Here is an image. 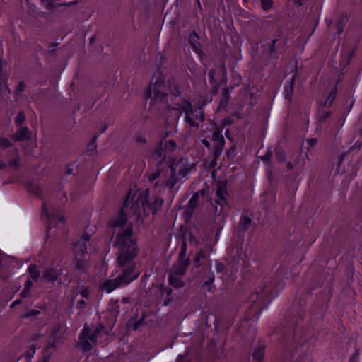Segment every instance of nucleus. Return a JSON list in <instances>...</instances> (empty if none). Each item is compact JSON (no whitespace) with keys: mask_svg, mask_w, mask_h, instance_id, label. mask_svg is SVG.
Masks as SVG:
<instances>
[{"mask_svg":"<svg viewBox=\"0 0 362 362\" xmlns=\"http://www.w3.org/2000/svg\"><path fill=\"white\" fill-rule=\"evenodd\" d=\"M113 246L117 248V263L118 267L127 274H132L134 267V259L138 256L139 247L137 239L134 236L132 224L118 232L115 235Z\"/></svg>","mask_w":362,"mask_h":362,"instance_id":"f257e3e1","label":"nucleus"},{"mask_svg":"<svg viewBox=\"0 0 362 362\" xmlns=\"http://www.w3.org/2000/svg\"><path fill=\"white\" fill-rule=\"evenodd\" d=\"M168 90V86L165 85L162 76H158L153 83L146 90L144 98H151L150 106L163 112L165 109H170L167 100Z\"/></svg>","mask_w":362,"mask_h":362,"instance_id":"f03ea898","label":"nucleus"},{"mask_svg":"<svg viewBox=\"0 0 362 362\" xmlns=\"http://www.w3.org/2000/svg\"><path fill=\"white\" fill-rule=\"evenodd\" d=\"M187 234V230L186 228L182 229L181 228L180 233L177 235V239L180 241V250L177 260L173 264L171 271L175 272V274H180L183 276L188 267L191 263V260L187 257V241L186 235Z\"/></svg>","mask_w":362,"mask_h":362,"instance_id":"7ed1b4c3","label":"nucleus"},{"mask_svg":"<svg viewBox=\"0 0 362 362\" xmlns=\"http://www.w3.org/2000/svg\"><path fill=\"white\" fill-rule=\"evenodd\" d=\"M150 192L149 189H146L142 197L140 199L141 204L143 207L144 212L146 209H148L155 216L162 208L164 201L158 195H154L149 199ZM148 214L145 213V216H148Z\"/></svg>","mask_w":362,"mask_h":362,"instance_id":"20e7f679","label":"nucleus"},{"mask_svg":"<svg viewBox=\"0 0 362 362\" xmlns=\"http://www.w3.org/2000/svg\"><path fill=\"white\" fill-rule=\"evenodd\" d=\"M122 273L117 276L115 279L106 280L102 285V287L107 293H110L117 288L127 285L132 281L136 279L138 277L139 274L131 276L132 274H127L126 271L122 270Z\"/></svg>","mask_w":362,"mask_h":362,"instance_id":"39448f33","label":"nucleus"},{"mask_svg":"<svg viewBox=\"0 0 362 362\" xmlns=\"http://www.w3.org/2000/svg\"><path fill=\"white\" fill-rule=\"evenodd\" d=\"M223 127H216L212 134V141L215 143L213 147L212 156L213 160L210 162V165L214 167L216 165V160L221 156L224 145L225 139L222 135Z\"/></svg>","mask_w":362,"mask_h":362,"instance_id":"423d86ee","label":"nucleus"},{"mask_svg":"<svg viewBox=\"0 0 362 362\" xmlns=\"http://www.w3.org/2000/svg\"><path fill=\"white\" fill-rule=\"evenodd\" d=\"M131 192H129L126 196L124 199L123 206L120 209L117 216L115 218H112L108 222V226L112 229L116 227H119L120 228H123L125 223L127 221V215L124 211V208L128 207L129 202V198L130 196Z\"/></svg>","mask_w":362,"mask_h":362,"instance_id":"0eeeda50","label":"nucleus"},{"mask_svg":"<svg viewBox=\"0 0 362 362\" xmlns=\"http://www.w3.org/2000/svg\"><path fill=\"white\" fill-rule=\"evenodd\" d=\"M200 193L204 196V189L201 190ZM199 192L194 193L192 197L189 199L187 205L185 207L183 216L186 221H188L192 218L194 214V211L199 204Z\"/></svg>","mask_w":362,"mask_h":362,"instance_id":"6e6552de","label":"nucleus"},{"mask_svg":"<svg viewBox=\"0 0 362 362\" xmlns=\"http://www.w3.org/2000/svg\"><path fill=\"white\" fill-rule=\"evenodd\" d=\"M91 329L86 323L79 335V341L78 345L81 347V350L84 352H88L92 349V345L88 340V336L91 334Z\"/></svg>","mask_w":362,"mask_h":362,"instance_id":"1a4fd4ad","label":"nucleus"},{"mask_svg":"<svg viewBox=\"0 0 362 362\" xmlns=\"http://www.w3.org/2000/svg\"><path fill=\"white\" fill-rule=\"evenodd\" d=\"M90 240V235L84 233L77 241L73 243L74 255L78 254H87V243Z\"/></svg>","mask_w":362,"mask_h":362,"instance_id":"9d476101","label":"nucleus"},{"mask_svg":"<svg viewBox=\"0 0 362 362\" xmlns=\"http://www.w3.org/2000/svg\"><path fill=\"white\" fill-rule=\"evenodd\" d=\"M88 254L74 255L75 269L81 273H86L88 269Z\"/></svg>","mask_w":362,"mask_h":362,"instance_id":"9b49d317","label":"nucleus"},{"mask_svg":"<svg viewBox=\"0 0 362 362\" xmlns=\"http://www.w3.org/2000/svg\"><path fill=\"white\" fill-rule=\"evenodd\" d=\"M199 38L198 33L193 30L189 35V42L194 51L202 59L204 53L202 52L201 43L198 42Z\"/></svg>","mask_w":362,"mask_h":362,"instance_id":"f8f14e48","label":"nucleus"},{"mask_svg":"<svg viewBox=\"0 0 362 362\" xmlns=\"http://www.w3.org/2000/svg\"><path fill=\"white\" fill-rule=\"evenodd\" d=\"M163 142L160 141L153 153L154 159L157 161L156 165H163V162L166 158V151L163 146Z\"/></svg>","mask_w":362,"mask_h":362,"instance_id":"ddd939ff","label":"nucleus"},{"mask_svg":"<svg viewBox=\"0 0 362 362\" xmlns=\"http://www.w3.org/2000/svg\"><path fill=\"white\" fill-rule=\"evenodd\" d=\"M216 195L222 202H223V204H227L226 195H228V192L226 180L218 181L216 183Z\"/></svg>","mask_w":362,"mask_h":362,"instance_id":"4468645a","label":"nucleus"},{"mask_svg":"<svg viewBox=\"0 0 362 362\" xmlns=\"http://www.w3.org/2000/svg\"><path fill=\"white\" fill-rule=\"evenodd\" d=\"M158 290L161 296H163L165 294L166 296L165 299L163 301L164 306H168L174 301V298L172 296L173 290L170 287L165 286L164 284H160L158 286Z\"/></svg>","mask_w":362,"mask_h":362,"instance_id":"2eb2a0df","label":"nucleus"},{"mask_svg":"<svg viewBox=\"0 0 362 362\" xmlns=\"http://www.w3.org/2000/svg\"><path fill=\"white\" fill-rule=\"evenodd\" d=\"M59 273L53 268H47L43 272L41 278L46 282H54L57 280Z\"/></svg>","mask_w":362,"mask_h":362,"instance_id":"dca6fc26","label":"nucleus"},{"mask_svg":"<svg viewBox=\"0 0 362 362\" xmlns=\"http://www.w3.org/2000/svg\"><path fill=\"white\" fill-rule=\"evenodd\" d=\"M348 21L349 17L344 13H341L339 16H337L334 24V27L337 30V34H341L343 32L344 28L345 27Z\"/></svg>","mask_w":362,"mask_h":362,"instance_id":"f3484780","label":"nucleus"},{"mask_svg":"<svg viewBox=\"0 0 362 362\" xmlns=\"http://www.w3.org/2000/svg\"><path fill=\"white\" fill-rule=\"evenodd\" d=\"M31 132L27 127H22L18 129L13 136L16 141H28L30 139Z\"/></svg>","mask_w":362,"mask_h":362,"instance_id":"a211bd4d","label":"nucleus"},{"mask_svg":"<svg viewBox=\"0 0 362 362\" xmlns=\"http://www.w3.org/2000/svg\"><path fill=\"white\" fill-rule=\"evenodd\" d=\"M178 276L180 275L175 274V272L170 271L168 276L169 285L174 287L175 288H182L185 284V282L182 281L180 277H178Z\"/></svg>","mask_w":362,"mask_h":362,"instance_id":"6ab92c4d","label":"nucleus"},{"mask_svg":"<svg viewBox=\"0 0 362 362\" xmlns=\"http://www.w3.org/2000/svg\"><path fill=\"white\" fill-rule=\"evenodd\" d=\"M192 106V105L191 102L186 100H182V105L180 108L172 107L170 105V109H165V110L175 111L176 112V117L178 118L182 115V112H184L185 115H187V110H189V108H190V107Z\"/></svg>","mask_w":362,"mask_h":362,"instance_id":"aec40b11","label":"nucleus"},{"mask_svg":"<svg viewBox=\"0 0 362 362\" xmlns=\"http://www.w3.org/2000/svg\"><path fill=\"white\" fill-rule=\"evenodd\" d=\"M265 346L264 344H258L252 354L253 360L261 362L264 359Z\"/></svg>","mask_w":362,"mask_h":362,"instance_id":"412c9836","label":"nucleus"},{"mask_svg":"<svg viewBox=\"0 0 362 362\" xmlns=\"http://www.w3.org/2000/svg\"><path fill=\"white\" fill-rule=\"evenodd\" d=\"M230 95L228 89L227 88H223L221 93V98L220 99L218 104V110L226 109L230 100Z\"/></svg>","mask_w":362,"mask_h":362,"instance_id":"4be33fe9","label":"nucleus"},{"mask_svg":"<svg viewBox=\"0 0 362 362\" xmlns=\"http://www.w3.org/2000/svg\"><path fill=\"white\" fill-rule=\"evenodd\" d=\"M295 76L288 82V86H285L284 96L285 98L290 102L292 100V96L293 94L294 85H295Z\"/></svg>","mask_w":362,"mask_h":362,"instance_id":"5701e85b","label":"nucleus"},{"mask_svg":"<svg viewBox=\"0 0 362 362\" xmlns=\"http://www.w3.org/2000/svg\"><path fill=\"white\" fill-rule=\"evenodd\" d=\"M277 42V39H274L272 40L271 43L269 45H265L264 46V52L268 55L269 57H275L278 58L279 56H274V54L276 52V43Z\"/></svg>","mask_w":362,"mask_h":362,"instance_id":"b1692460","label":"nucleus"},{"mask_svg":"<svg viewBox=\"0 0 362 362\" xmlns=\"http://www.w3.org/2000/svg\"><path fill=\"white\" fill-rule=\"evenodd\" d=\"M275 159L279 163H284L286 160L285 151L280 145H277L274 148Z\"/></svg>","mask_w":362,"mask_h":362,"instance_id":"393cba45","label":"nucleus"},{"mask_svg":"<svg viewBox=\"0 0 362 362\" xmlns=\"http://www.w3.org/2000/svg\"><path fill=\"white\" fill-rule=\"evenodd\" d=\"M210 202L211 211L214 212L216 217L218 216L221 214L223 206L225 204H223V202L221 203L219 200L217 199H210Z\"/></svg>","mask_w":362,"mask_h":362,"instance_id":"a878e982","label":"nucleus"},{"mask_svg":"<svg viewBox=\"0 0 362 362\" xmlns=\"http://www.w3.org/2000/svg\"><path fill=\"white\" fill-rule=\"evenodd\" d=\"M195 164L189 165L186 161L185 163H182L178 166V175H180L181 177H185L191 170L192 168H194Z\"/></svg>","mask_w":362,"mask_h":362,"instance_id":"bb28decb","label":"nucleus"},{"mask_svg":"<svg viewBox=\"0 0 362 362\" xmlns=\"http://www.w3.org/2000/svg\"><path fill=\"white\" fill-rule=\"evenodd\" d=\"M337 85H338V82L336 83V84L333 86L331 91L329 92L327 100L323 103L324 106H328V107L332 106V103H334V101L335 100V98H336L337 92Z\"/></svg>","mask_w":362,"mask_h":362,"instance_id":"cd10ccee","label":"nucleus"},{"mask_svg":"<svg viewBox=\"0 0 362 362\" xmlns=\"http://www.w3.org/2000/svg\"><path fill=\"white\" fill-rule=\"evenodd\" d=\"M28 272L33 281H37L38 280L40 275V272L37 269V267L36 264H30L28 268Z\"/></svg>","mask_w":362,"mask_h":362,"instance_id":"c85d7f7f","label":"nucleus"},{"mask_svg":"<svg viewBox=\"0 0 362 362\" xmlns=\"http://www.w3.org/2000/svg\"><path fill=\"white\" fill-rule=\"evenodd\" d=\"M354 49H353L349 53H346L344 54H342L341 58L339 62V66L341 68H345L347 65L349 64L351 59L352 56L354 55Z\"/></svg>","mask_w":362,"mask_h":362,"instance_id":"c756f323","label":"nucleus"},{"mask_svg":"<svg viewBox=\"0 0 362 362\" xmlns=\"http://www.w3.org/2000/svg\"><path fill=\"white\" fill-rule=\"evenodd\" d=\"M6 62L3 59L0 60V84L6 83L8 76L6 72L4 70L6 66Z\"/></svg>","mask_w":362,"mask_h":362,"instance_id":"7c9ffc66","label":"nucleus"},{"mask_svg":"<svg viewBox=\"0 0 362 362\" xmlns=\"http://www.w3.org/2000/svg\"><path fill=\"white\" fill-rule=\"evenodd\" d=\"M252 219L249 217L243 216L241 217L239 222L240 229L243 231H246L251 226Z\"/></svg>","mask_w":362,"mask_h":362,"instance_id":"2f4dec72","label":"nucleus"},{"mask_svg":"<svg viewBox=\"0 0 362 362\" xmlns=\"http://www.w3.org/2000/svg\"><path fill=\"white\" fill-rule=\"evenodd\" d=\"M177 182V177L174 175H170L168 180L161 182L160 185L168 187L170 189H173Z\"/></svg>","mask_w":362,"mask_h":362,"instance_id":"473e14b6","label":"nucleus"},{"mask_svg":"<svg viewBox=\"0 0 362 362\" xmlns=\"http://www.w3.org/2000/svg\"><path fill=\"white\" fill-rule=\"evenodd\" d=\"M97 138H98V135H94L92 138V140L88 144V145L86 146V151L87 153L88 152H91V153L95 152V155L98 154V151L96 150L97 145L95 144Z\"/></svg>","mask_w":362,"mask_h":362,"instance_id":"72a5a7b5","label":"nucleus"},{"mask_svg":"<svg viewBox=\"0 0 362 362\" xmlns=\"http://www.w3.org/2000/svg\"><path fill=\"white\" fill-rule=\"evenodd\" d=\"M59 328H60V326L58 325L57 327H54V329L52 330V334H51L52 339L49 341V344L47 346V347L45 348L46 351L50 348L55 347V337H56L57 334L59 332Z\"/></svg>","mask_w":362,"mask_h":362,"instance_id":"f704fd0d","label":"nucleus"},{"mask_svg":"<svg viewBox=\"0 0 362 362\" xmlns=\"http://www.w3.org/2000/svg\"><path fill=\"white\" fill-rule=\"evenodd\" d=\"M33 286V282L30 279H28L25 284L24 288L21 291L20 296L22 298H25L30 295V289Z\"/></svg>","mask_w":362,"mask_h":362,"instance_id":"c9c22d12","label":"nucleus"},{"mask_svg":"<svg viewBox=\"0 0 362 362\" xmlns=\"http://www.w3.org/2000/svg\"><path fill=\"white\" fill-rule=\"evenodd\" d=\"M184 161L183 158H180L178 161H176L175 159L171 160L169 165V168L170 169V175L176 176V170L178 166Z\"/></svg>","mask_w":362,"mask_h":362,"instance_id":"e433bc0d","label":"nucleus"},{"mask_svg":"<svg viewBox=\"0 0 362 362\" xmlns=\"http://www.w3.org/2000/svg\"><path fill=\"white\" fill-rule=\"evenodd\" d=\"M58 45H59L58 42H49L48 44L49 49L44 50V54L46 56L55 57L56 52H57V49H55L54 47H57Z\"/></svg>","mask_w":362,"mask_h":362,"instance_id":"4c0bfd02","label":"nucleus"},{"mask_svg":"<svg viewBox=\"0 0 362 362\" xmlns=\"http://www.w3.org/2000/svg\"><path fill=\"white\" fill-rule=\"evenodd\" d=\"M272 157V151L271 149H268L266 154L264 156H261L259 158L265 163L267 164L268 168H272L271 158Z\"/></svg>","mask_w":362,"mask_h":362,"instance_id":"58836bf2","label":"nucleus"},{"mask_svg":"<svg viewBox=\"0 0 362 362\" xmlns=\"http://www.w3.org/2000/svg\"><path fill=\"white\" fill-rule=\"evenodd\" d=\"M163 148L165 151L168 150L170 152H173L177 148V143L175 140L165 141Z\"/></svg>","mask_w":362,"mask_h":362,"instance_id":"ea45409f","label":"nucleus"},{"mask_svg":"<svg viewBox=\"0 0 362 362\" xmlns=\"http://www.w3.org/2000/svg\"><path fill=\"white\" fill-rule=\"evenodd\" d=\"M156 170L151 173L148 176L149 181L152 182L160 177L162 172V165H156Z\"/></svg>","mask_w":362,"mask_h":362,"instance_id":"a19ab883","label":"nucleus"},{"mask_svg":"<svg viewBox=\"0 0 362 362\" xmlns=\"http://www.w3.org/2000/svg\"><path fill=\"white\" fill-rule=\"evenodd\" d=\"M29 192L30 193H33L35 195H36L37 197H41L42 194V189L41 188L37 185H35V184H32L30 187H29V189H28Z\"/></svg>","mask_w":362,"mask_h":362,"instance_id":"79ce46f5","label":"nucleus"},{"mask_svg":"<svg viewBox=\"0 0 362 362\" xmlns=\"http://www.w3.org/2000/svg\"><path fill=\"white\" fill-rule=\"evenodd\" d=\"M214 281V276L212 274L211 276H209L208 280L206 281L202 286V288H206L208 291H211V288H213V283Z\"/></svg>","mask_w":362,"mask_h":362,"instance_id":"37998d69","label":"nucleus"},{"mask_svg":"<svg viewBox=\"0 0 362 362\" xmlns=\"http://www.w3.org/2000/svg\"><path fill=\"white\" fill-rule=\"evenodd\" d=\"M25 120V115L23 111H19L17 116L15 118V123L20 126L21 125Z\"/></svg>","mask_w":362,"mask_h":362,"instance_id":"c03bdc74","label":"nucleus"},{"mask_svg":"<svg viewBox=\"0 0 362 362\" xmlns=\"http://www.w3.org/2000/svg\"><path fill=\"white\" fill-rule=\"evenodd\" d=\"M261 6L264 11H268L273 6V0H261Z\"/></svg>","mask_w":362,"mask_h":362,"instance_id":"a18cd8bd","label":"nucleus"},{"mask_svg":"<svg viewBox=\"0 0 362 362\" xmlns=\"http://www.w3.org/2000/svg\"><path fill=\"white\" fill-rule=\"evenodd\" d=\"M8 166L12 168L14 170H18L20 168L19 159L18 158H13L8 160Z\"/></svg>","mask_w":362,"mask_h":362,"instance_id":"49530a36","label":"nucleus"},{"mask_svg":"<svg viewBox=\"0 0 362 362\" xmlns=\"http://www.w3.org/2000/svg\"><path fill=\"white\" fill-rule=\"evenodd\" d=\"M331 114L330 111H322L318 117V122H325L331 116Z\"/></svg>","mask_w":362,"mask_h":362,"instance_id":"de8ad7c7","label":"nucleus"},{"mask_svg":"<svg viewBox=\"0 0 362 362\" xmlns=\"http://www.w3.org/2000/svg\"><path fill=\"white\" fill-rule=\"evenodd\" d=\"M170 93L175 97H179L181 95V90H180L178 85H174L173 87L168 86Z\"/></svg>","mask_w":362,"mask_h":362,"instance_id":"09e8293b","label":"nucleus"},{"mask_svg":"<svg viewBox=\"0 0 362 362\" xmlns=\"http://www.w3.org/2000/svg\"><path fill=\"white\" fill-rule=\"evenodd\" d=\"M99 334H96L95 332H93L91 334H90L88 336V341L93 345H96L98 344V337Z\"/></svg>","mask_w":362,"mask_h":362,"instance_id":"8fccbe9b","label":"nucleus"},{"mask_svg":"<svg viewBox=\"0 0 362 362\" xmlns=\"http://www.w3.org/2000/svg\"><path fill=\"white\" fill-rule=\"evenodd\" d=\"M185 120L190 127L196 128L199 127V123L196 122L191 116L185 115Z\"/></svg>","mask_w":362,"mask_h":362,"instance_id":"3c124183","label":"nucleus"},{"mask_svg":"<svg viewBox=\"0 0 362 362\" xmlns=\"http://www.w3.org/2000/svg\"><path fill=\"white\" fill-rule=\"evenodd\" d=\"M25 87L26 86H25L24 81H20L18 86L16 87V88L15 90V95H19L23 91H24Z\"/></svg>","mask_w":362,"mask_h":362,"instance_id":"603ef678","label":"nucleus"},{"mask_svg":"<svg viewBox=\"0 0 362 362\" xmlns=\"http://www.w3.org/2000/svg\"><path fill=\"white\" fill-rule=\"evenodd\" d=\"M42 216H46V217L50 221H52V220L54 218V217H51L49 215V213H48V209L46 206V203L45 202H43L42 204V214H41Z\"/></svg>","mask_w":362,"mask_h":362,"instance_id":"864d4df0","label":"nucleus"},{"mask_svg":"<svg viewBox=\"0 0 362 362\" xmlns=\"http://www.w3.org/2000/svg\"><path fill=\"white\" fill-rule=\"evenodd\" d=\"M0 145L4 148H8L12 145V143L6 138H0Z\"/></svg>","mask_w":362,"mask_h":362,"instance_id":"5fc2aeb1","label":"nucleus"},{"mask_svg":"<svg viewBox=\"0 0 362 362\" xmlns=\"http://www.w3.org/2000/svg\"><path fill=\"white\" fill-rule=\"evenodd\" d=\"M234 122L232 117H228L223 119V124L220 127H223V129L225 126H228L232 124Z\"/></svg>","mask_w":362,"mask_h":362,"instance_id":"6e6d98bb","label":"nucleus"},{"mask_svg":"<svg viewBox=\"0 0 362 362\" xmlns=\"http://www.w3.org/2000/svg\"><path fill=\"white\" fill-rule=\"evenodd\" d=\"M40 313V311L35 309L29 310L26 312V313L24 315L23 317H33Z\"/></svg>","mask_w":362,"mask_h":362,"instance_id":"4d7b16f0","label":"nucleus"},{"mask_svg":"<svg viewBox=\"0 0 362 362\" xmlns=\"http://www.w3.org/2000/svg\"><path fill=\"white\" fill-rule=\"evenodd\" d=\"M216 272L218 273H221L225 269V265L222 262H221L219 261H216Z\"/></svg>","mask_w":362,"mask_h":362,"instance_id":"13d9d810","label":"nucleus"},{"mask_svg":"<svg viewBox=\"0 0 362 362\" xmlns=\"http://www.w3.org/2000/svg\"><path fill=\"white\" fill-rule=\"evenodd\" d=\"M226 156L228 159L233 158L235 156V147L232 146L229 150L226 152Z\"/></svg>","mask_w":362,"mask_h":362,"instance_id":"bf43d9fd","label":"nucleus"},{"mask_svg":"<svg viewBox=\"0 0 362 362\" xmlns=\"http://www.w3.org/2000/svg\"><path fill=\"white\" fill-rule=\"evenodd\" d=\"M136 142L141 143L142 144H146V139L141 134H136L135 136Z\"/></svg>","mask_w":362,"mask_h":362,"instance_id":"052dcab7","label":"nucleus"},{"mask_svg":"<svg viewBox=\"0 0 362 362\" xmlns=\"http://www.w3.org/2000/svg\"><path fill=\"white\" fill-rule=\"evenodd\" d=\"M105 329V326L102 323H99L97 327H95V329H94V332H95L96 334H100V332L102 331H103Z\"/></svg>","mask_w":362,"mask_h":362,"instance_id":"680f3d73","label":"nucleus"},{"mask_svg":"<svg viewBox=\"0 0 362 362\" xmlns=\"http://www.w3.org/2000/svg\"><path fill=\"white\" fill-rule=\"evenodd\" d=\"M60 5H58V4H54L53 0H50V5L47 6L46 8L47 10H52L54 11L57 9V8L59 7Z\"/></svg>","mask_w":362,"mask_h":362,"instance_id":"e2e57ef3","label":"nucleus"},{"mask_svg":"<svg viewBox=\"0 0 362 362\" xmlns=\"http://www.w3.org/2000/svg\"><path fill=\"white\" fill-rule=\"evenodd\" d=\"M216 74V70L215 69H210L209 71V77L210 79V82L212 84L213 82H216L214 80V76Z\"/></svg>","mask_w":362,"mask_h":362,"instance_id":"0e129e2a","label":"nucleus"},{"mask_svg":"<svg viewBox=\"0 0 362 362\" xmlns=\"http://www.w3.org/2000/svg\"><path fill=\"white\" fill-rule=\"evenodd\" d=\"M196 119L200 120L201 122H204L205 119V115L204 111L202 110H199V113L195 116Z\"/></svg>","mask_w":362,"mask_h":362,"instance_id":"69168bd1","label":"nucleus"},{"mask_svg":"<svg viewBox=\"0 0 362 362\" xmlns=\"http://www.w3.org/2000/svg\"><path fill=\"white\" fill-rule=\"evenodd\" d=\"M345 119H346V115H342L338 120L337 122V128L339 129L341 128L344 124V122H345Z\"/></svg>","mask_w":362,"mask_h":362,"instance_id":"338daca9","label":"nucleus"},{"mask_svg":"<svg viewBox=\"0 0 362 362\" xmlns=\"http://www.w3.org/2000/svg\"><path fill=\"white\" fill-rule=\"evenodd\" d=\"M86 303L84 300H80L77 303V308L83 310L86 308Z\"/></svg>","mask_w":362,"mask_h":362,"instance_id":"774afa93","label":"nucleus"}]
</instances>
